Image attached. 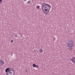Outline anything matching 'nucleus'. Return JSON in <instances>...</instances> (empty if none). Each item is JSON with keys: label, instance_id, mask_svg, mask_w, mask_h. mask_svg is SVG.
<instances>
[{"label": "nucleus", "instance_id": "nucleus-4", "mask_svg": "<svg viewBox=\"0 0 75 75\" xmlns=\"http://www.w3.org/2000/svg\"><path fill=\"white\" fill-rule=\"evenodd\" d=\"M71 61L75 65V57H72L70 59Z\"/></svg>", "mask_w": 75, "mask_h": 75}, {"label": "nucleus", "instance_id": "nucleus-8", "mask_svg": "<svg viewBox=\"0 0 75 75\" xmlns=\"http://www.w3.org/2000/svg\"><path fill=\"white\" fill-rule=\"evenodd\" d=\"M31 2L30 1H29L27 3L28 4H31Z\"/></svg>", "mask_w": 75, "mask_h": 75}, {"label": "nucleus", "instance_id": "nucleus-5", "mask_svg": "<svg viewBox=\"0 0 75 75\" xmlns=\"http://www.w3.org/2000/svg\"><path fill=\"white\" fill-rule=\"evenodd\" d=\"M4 64V62L3 60L0 59V67L3 65Z\"/></svg>", "mask_w": 75, "mask_h": 75}, {"label": "nucleus", "instance_id": "nucleus-9", "mask_svg": "<svg viewBox=\"0 0 75 75\" xmlns=\"http://www.w3.org/2000/svg\"><path fill=\"white\" fill-rule=\"evenodd\" d=\"M36 8L37 9H39V8H40V6H36Z\"/></svg>", "mask_w": 75, "mask_h": 75}, {"label": "nucleus", "instance_id": "nucleus-2", "mask_svg": "<svg viewBox=\"0 0 75 75\" xmlns=\"http://www.w3.org/2000/svg\"><path fill=\"white\" fill-rule=\"evenodd\" d=\"M67 48L69 50L72 51V47H74V42L72 40H69L68 41V42L67 43Z\"/></svg>", "mask_w": 75, "mask_h": 75}, {"label": "nucleus", "instance_id": "nucleus-10", "mask_svg": "<svg viewBox=\"0 0 75 75\" xmlns=\"http://www.w3.org/2000/svg\"><path fill=\"white\" fill-rule=\"evenodd\" d=\"M2 1H3V0H0V4H2Z\"/></svg>", "mask_w": 75, "mask_h": 75}, {"label": "nucleus", "instance_id": "nucleus-14", "mask_svg": "<svg viewBox=\"0 0 75 75\" xmlns=\"http://www.w3.org/2000/svg\"><path fill=\"white\" fill-rule=\"evenodd\" d=\"M25 72H27V70H26L25 71Z\"/></svg>", "mask_w": 75, "mask_h": 75}, {"label": "nucleus", "instance_id": "nucleus-1", "mask_svg": "<svg viewBox=\"0 0 75 75\" xmlns=\"http://www.w3.org/2000/svg\"><path fill=\"white\" fill-rule=\"evenodd\" d=\"M42 11L44 14H47L50 10L51 7V5L47 3H43L42 4Z\"/></svg>", "mask_w": 75, "mask_h": 75}, {"label": "nucleus", "instance_id": "nucleus-3", "mask_svg": "<svg viewBox=\"0 0 75 75\" xmlns=\"http://www.w3.org/2000/svg\"><path fill=\"white\" fill-rule=\"evenodd\" d=\"M5 72L6 75H14V70L12 68H8L6 69Z\"/></svg>", "mask_w": 75, "mask_h": 75}, {"label": "nucleus", "instance_id": "nucleus-12", "mask_svg": "<svg viewBox=\"0 0 75 75\" xmlns=\"http://www.w3.org/2000/svg\"><path fill=\"white\" fill-rule=\"evenodd\" d=\"M11 42H13V40H11Z\"/></svg>", "mask_w": 75, "mask_h": 75}, {"label": "nucleus", "instance_id": "nucleus-7", "mask_svg": "<svg viewBox=\"0 0 75 75\" xmlns=\"http://www.w3.org/2000/svg\"><path fill=\"white\" fill-rule=\"evenodd\" d=\"M33 67L34 68H35V67L36 68H38V66L37 65H35V64H33Z\"/></svg>", "mask_w": 75, "mask_h": 75}, {"label": "nucleus", "instance_id": "nucleus-6", "mask_svg": "<svg viewBox=\"0 0 75 75\" xmlns=\"http://www.w3.org/2000/svg\"><path fill=\"white\" fill-rule=\"evenodd\" d=\"M40 53H41L42 54L43 52H44V50H43V49H40L39 50Z\"/></svg>", "mask_w": 75, "mask_h": 75}, {"label": "nucleus", "instance_id": "nucleus-13", "mask_svg": "<svg viewBox=\"0 0 75 75\" xmlns=\"http://www.w3.org/2000/svg\"><path fill=\"white\" fill-rule=\"evenodd\" d=\"M27 0H23V1H27Z\"/></svg>", "mask_w": 75, "mask_h": 75}, {"label": "nucleus", "instance_id": "nucleus-11", "mask_svg": "<svg viewBox=\"0 0 75 75\" xmlns=\"http://www.w3.org/2000/svg\"><path fill=\"white\" fill-rule=\"evenodd\" d=\"M15 37H16V38H17L18 37L17 36V35L16 34L15 35Z\"/></svg>", "mask_w": 75, "mask_h": 75}]
</instances>
